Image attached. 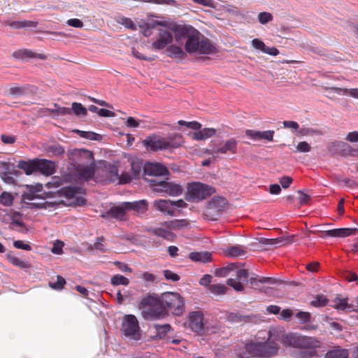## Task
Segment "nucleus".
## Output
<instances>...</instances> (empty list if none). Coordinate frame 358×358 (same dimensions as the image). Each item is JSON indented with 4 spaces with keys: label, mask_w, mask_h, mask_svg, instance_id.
<instances>
[{
    "label": "nucleus",
    "mask_w": 358,
    "mask_h": 358,
    "mask_svg": "<svg viewBox=\"0 0 358 358\" xmlns=\"http://www.w3.org/2000/svg\"><path fill=\"white\" fill-rule=\"evenodd\" d=\"M66 281L64 278L58 275L57 277V281L55 282H50L49 285L50 287L55 289H62L65 285Z\"/></svg>",
    "instance_id": "59"
},
{
    "label": "nucleus",
    "mask_w": 358,
    "mask_h": 358,
    "mask_svg": "<svg viewBox=\"0 0 358 358\" xmlns=\"http://www.w3.org/2000/svg\"><path fill=\"white\" fill-rule=\"evenodd\" d=\"M64 244L62 241H56L53 243V246L51 249V252L56 255H62L63 253V247Z\"/></svg>",
    "instance_id": "60"
},
{
    "label": "nucleus",
    "mask_w": 358,
    "mask_h": 358,
    "mask_svg": "<svg viewBox=\"0 0 358 358\" xmlns=\"http://www.w3.org/2000/svg\"><path fill=\"white\" fill-rule=\"evenodd\" d=\"M296 134L297 136H314L322 135V133L320 130H317V129H315L313 128L303 127V128H301L297 131V133H296Z\"/></svg>",
    "instance_id": "36"
},
{
    "label": "nucleus",
    "mask_w": 358,
    "mask_h": 358,
    "mask_svg": "<svg viewBox=\"0 0 358 358\" xmlns=\"http://www.w3.org/2000/svg\"><path fill=\"white\" fill-rule=\"evenodd\" d=\"M245 135L255 141L266 140L272 141L274 135V131L267 130L264 131H255L252 129L246 130Z\"/></svg>",
    "instance_id": "17"
},
{
    "label": "nucleus",
    "mask_w": 358,
    "mask_h": 358,
    "mask_svg": "<svg viewBox=\"0 0 358 358\" xmlns=\"http://www.w3.org/2000/svg\"><path fill=\"white\" fill-rule=\"evenodd\" d=\"M227 284L232 287L237 292H241L244 289L243 283L238 279L229 278L227 280Z\"/></svg>",
    "instance_id": "51"
},
{
    "label": "nucleus",
    "mask_w": 358,
    "mask_h": 358,
    "mask_svg": "<svg viewBox=\"0 0 358 358\" xmlns=\"http://www.w3.org/2000/svg\"><path fill=\"white\" fill-rule=\"evenodd\" d=\"M216 129L214 128H203L198 129L191 134V137L195 141H205L215 136Z\"/></svg>",
    "instance_id": "23"
},
{
    "label": "nucleus",
    "mask_w": 358,
    "mask_h": 358,
    "mask_svg": "<svg viewBox=\"0 0 358 358\" xmlns=\"http://www.w3.org/2000/svg\"><path fill=\"white\" fill-rule=\"evenodd\" d=\"M128 206L129 210H133L137 215H143L147 212L148 204L146 200H139L134 202H127L125 204Z\"/></svg>",
    "instance_id": "24"
},
{
    "label": "nucleus",
    "mask_w": 358,
    "mask_h": 358,
    "mask_svg": "<svg viewBox=\"0 0 358 358\" xmlns=\"http://www.w3.org/2000/svg\"><path fill=\"white\" fill-rule=\"evenodd\" d=\"M252 45L256 50H259L264 53L269 55L276 56L279 54V51L275 47H268L265 43L259 38H255L252 41Z\"/></svg>",
    "instance_id": "22"
},
{
    "label": "nucleus",
    "mask_w": 358,
    "mask_h": 358,
    "mask_svg": "<svg viewBox=\"0 0 358 358\" xmlns=\"http://www.w3.org/2000/svg\"><path fill=\"white\" fill-rule=\"evenodd\" d=\"M208 289L214 294L222 295L226 293L227 287L223 284H213L209 286Z\"/></svg>",
    "instance_id": "44"
},
{
    "label": "nucleus",
    "mask_w": 358,
    "mask_h": 358,
    "mask_svg": "<svg viewBox=\"0 0 358 358\" xmlns=\"http://www.w3.org/2000/svg\"><path fill=\"white\" fill-rule=\"evenodd\" d=\"M191 260L197 262L206 263L212 259V255L209 252H192L189 255Z\"/></svg>",
    "instance_id": "26"
},
{
    "label": "nucleus",
    "mask_w": 358,
    "mask_h": 358,
    "mask_svg": "<svg viewBox=\"0 0 358 358\" xmlns=\"http://www.w3.org/2000/svg\"><path fill=\"white\" fill-rule=\"evenodd\" d=\"M331 306L337 310H351L352 306L348 303V298H341V296H336L332 301Z\"/></svg>",
    "instance_id": "27"
},
{
    "label": "nucleus",
    "mask_w": 358,
    "mask_h": 358,
    "mask_svg": "<svg viewBox=\"0 0 358 358\" xmlns=\"http://www.w3.org/2000/svg\"><path fill=\"white\" fill-rule=\"evenodd\" d=\"M166 189H164V194L171 196H177L182 194V187L177 183L168 182L166 183Z\"/></svg>",
    "instance_id": "29"
},
{
    "label": "nucleus",
    "mask_w": 358,
    "mask_h": 358,
    "mask_svg": "<svg viewBox=\"0 0 358 358\" xmlns=\"http://www.w3.org/2000/svg\"><path fill=\"white\" fill-rule=\"evenodd\" d=\"M275 280L271 278L268 277H251L250 278V283L252 286L257 287L258 283H268L273 284Z\"/></svg>",
    "instance_id": "37"
},
{
    "label": "nucleus",
    "mask_w": 358,
    "mask_h": 358,
    "mask_svg": "<svg viewBox=\"0 0 358 358\" xmlns=\"http://www.w3.org/2000/svg\"><path fill=\"white\" fill-rule=\"evenodd\" d=\"M343 146H346V143L343 141H334L328 145V150L332 153L341 152Z\"/></svg>",
    "instance_id": "46"
},
{
    "label": "nucleus",
    "mask_w": 358,
    "mask_h": 358,
    "mask_svg": "<svg viewBox=\"0 0 358 358\" xmlns=\"http://www.w3.org/2000/svg\"><path fill=\"white\" fill-rule=\"evenodd\" d=\"M345 140L351 143H358V131H353L348 133L345 137Z\"/></svg>",
    "instance_id": "64"
},
{
    "label": "nucleus",
    "mask_w": 358,
    "mask_h": 358,
    "mask_svg": "<svg viewBox=\"0 0 358 358\" xmlns=\"http://www.w3.org/2000/svg\"><path fill=\"white\" fill-rule=\"evenodd\" d=\"M121 331L130 339L138 341L141 339L138 321L134 315H127L122 319Z\"/></svg>",
    "instance_id": "9"
},
{
    "label": "nucleus",
    "mask_w": 358,
    "mask_h": 358,
    "mask_svg": "<svg viewBox=\"0 0 358 358\" xmlns=\"http://www.w3.org/2000/svg\"><path fill=\"white\" fill-rule=\"evenodd\" d=\"M72 160L76 164V171L82 180H88L94 175V159L93 153L87 150L76 149L71 152Z\"/></svg>",
    "instance_id": "3"
},
{
    "label": "nucleus",
    "mask_w": 358,
    "mask_h": 358,
    "mask_svg": "<svg viewBox=\"0 0 358 358\" xmlns=\"http://www.w3.org/2000/svg\"><path fill=\"white\" fill-rule=\"evenodd\" d=\"M78 194V189L71 187H64L60 190L61 196H64L67 199H73Z\"/></svg>",
    "instance_id": "47"
},
{
    "label": "nucleus",
    "mask_w": 358,
    "mask_h": 358,
    "mask_svg": "<svg viewBox=\"0 0 358 358\" xmlns=\"http://www.w3.org/2000/svg\"><path fill=\"white\" fill-rule=\"evenodd\" d=\"M153 208L164 215L176 216L173 213L172 201L169 199H157L153 201Z\"/></svg>",
    "instance_id": "14"
},
{
    "label": "nucleus",
    "mask_w": 358,
    "mask_h": 358,
    "mask_svg": "<svg viewBox=\"0 0 358 358\" xmlns=\"http://www.w3.org/2000/svg\"><path fill=\"white\" fill-rule=\"evenodd\" d=\"M178 124L181 126H186L187 127L192 129L194 130H198L201 128V124L196 121L186 122L184 120H179L178 122Z\"/></svg>",
    "instance_id": "56"
},
{
    "label": "nucleus",
    "mask_w": 358,
    "mask_h": 358,
    "mask_svg": "<svg viewBox=\"0 0 358 358\" xmlns=\"http://www.w3.org/2000/svg\"><path fill=\"white\" fill-rule=\"evenodd\" d=\"M183 143L184 139L180 134H172L167 137L152 134L143 141L145 148L153 152L174 150L182 146Z\"/></svg>",
    "instance_id": "2"
},
{
    "label": "nucleus",
    "mask_w": 358,
    "mask_h": 358,
    "mask_svg": "<svg viewBox=\"0 0 358 358\" xmlns=\"http://www.w3.org/2000/svg\"><path fill=\"white\" fill-rule=\"evenodd\" d=\"M119 22L122 24L123 26H124L127 29H131L132 30H136V24L134 23V22L129 19V18H127V17H122L120 18Z\"/></svg>",
    "instance_id": "62"
},
{
    "label": "nucleus",
    "mask_w": 358,
    "mask_h": 358,
    "mask_svg": "<svg viewBox=\"0 0 358 358\" xmlns=\"http://www.w3.org/2000/svg\"><path fill=\"white\" fill-rule=\"evenodd\" d=\"M219 6L220 9H216L217 10L227 12L234 15L238 14L237 8L232 6L228 4L223 5L219 3Z\"/></svg>",
    "instance_id": "61"
},
{
    "label": "nucleus",
    "mask_w": 358,
    "mask_h": 358,
    "mask_svg": "<svg viewBox=\"0 0 358 358\" xmlns=\"http://www.w3.org/2000/svg\"><path fill=\"white\" fill-rule=\"evenodd\" d=\"M237 141L231 138L225 141L220 142L217 145L215 146L212 152H208V154H216V155H224L228 152L234 155L237 152Z\"/></svg>",
    "instance_id": "10"
},
{
    "label": "nucleus",
    "mask_w": 358,
    "mask_h": 358,
    "mask_svg": "<svg viewBox=\"0 0 358 358\" xmlns=\"http://www.w3.org/2000/svg\"><path fill=\"white\" fill-rule=\"evenodd\" d=\"M288 343L294 348L313 350L320 348L322 346V342L315 337L293 334V336L288 337Z\"/></svg>",
    "instance_id": "8"
},
{
    "label": "nucleus",
    "mask_w": 358,
    "mask_h": 358,
    "mask_svg": "<svg viewBox=\"0 0 358 358\" xmlns=\"http://www.w3.org/2000/svg\"><path fill=\"white\" fill-rule=\"evenodd\" d=\"M324 90L329 94H336L341 96H350V89L336 87H325Z\"/></svg>",
    "instance_id": "41"
},
{
    "label": "nucleus",
    "mask_w": 358,
    "mask_h": 358,
    "mask_svg": "<svg viewBox=\"0 0 358 358\" xmlns=\"http://www.w3.org/2000/svg\"><path fill=\"white\" fill-rule=\"evenodd\" d=\"M173 41V36L166 29H159L156 40L152 43L154 50H159L164 49Z\"/></svg>",
    "instance_id": "12"
},
{
    "label": "nucleus",
    "mask_w": 358,
    "mask_h": 358,
    "mask_svg": "<svg viewBox=\"0 0 358 358\" xmlns=\"http://www.w3.org/2000/svg\"><path fill=\"white\" fill-rule=\"evenodd\" d=\"M342 154L345 156L357 157L358 156V148H354L348 143L343 146Z\"/></svg>",
    "instance_id": "55"
},
{
    "label": "nucleus",
    "mask_w": 358,
    "mask_h": 358,
    "mask_svg": "<svg viewBox=\"0 0 358 358\" xmlns=\"http://www.w3.org/2000/svg\"><path fill=\"white\" fill-rule=\"evenodd\" d=\"M356 228H340L327 230L324 233L326 236L335 238H345L355 234Z\"/></svg>",
    "instance_id": "20"
},
{
    "label": "nucleus",
    "mask_w": 358,
    "mask_h": 358,
    "mask_svg": "<svg viewBox=\"0 0 358 358\" xmlns=\"http://www.w3.org/2000/svg\"><path fill=\"white\" fill-rule=\"evenodd\" d=\"M139 308L142 310L143 317L146 320L159 319L165 315L161 301L155 296L143 298L139 303Z\"/></svg>",
    "instance_id": "4"
},
{
    "label": "nucleus",
    "mask_w": 358,
    "mask_h": 358,
    "mask_svg": "<svg viewBox=\"0 0 358 358\" xmlns=\"http://www.w3.org/2000/svg\"><path fill=\"white\" fill-rule=\"evenodd\" d=\"M157 26H161L173 31L174 33V37L176 38V34L178 32L177 29L182 25H178L167 20H156L152 24V27L154 28Z\"/></svg>",
    "instance_id": "32"
},
{
    "label": "nucleus",
    "mask_w": 358,
    "mask_h": 358,
    "mask_svg": "<svg viewBox=\"0 0 358 358\" xmlns=\"http://www.w3.org/2000/svg\"><path fill=\"white\" fill-rule=\"evenodd\" d=\"M27 187L30 192L24 197L27 200H33L36 197L35 193L40 192L43 189L42 185L39 183L35 185H27Z\"/></svg>",
    "instance_id": "45"
},
{
    "label": "nucleus",
    "mask_w": 358,
    "mask_h": 358,
    "mask_svg": "<svg viewBox=\"0 0 358 358\" xmlns=\"http://www.w3.org/2000/svg\"><path fill=\"white\" fill-rule=\"evenodd\" d=\"M126 203L127 202H123L118 206H113L107 212V214L117 220H125L127 218L126 213L129 210L128 206L125 205Z\"/></svg>",
    "instance_id": "19"
},
{
    "label": "nucleus",
    "mask_w": 358,
    "mask_h": 358,
    "mask_svg": "<svg viewBox=\"0 0 358 358\" xmlns=\"http://www.w3.org/2000/svg\"><path fill=\"white\" fill-rule=\"evenodd\" d=\"M348 350L337 347L327 352L324 358H348Z\"/></svg>",
    "instance_id": "31"
},
{
    "label": "nucleus",
    "mask_w": 358,
    "mask_h": 358,
    "mask_svg": "<svg viewBox=\"0 0 358 358\" xmlns=\"http://www.w3.org/2000/svg\"><path fill=\"white\" fill-rule=\"evenodd\" d=\"M154 327L157 332V335L162 338L164 336L167 332H169L171 329V326L168 324H165L163 325L160 324H155Z\"/></svg>",
    "instance_id": "52"
},
{
    "label": "nucleus",
    "mask_w": 358,
    "mask_h": 358,
    "mask_svg": "<svg viewBox=\"0 0 358 358\" xmlns=\"http://www.w3.org/2000/svg\"><path fill=\"white\" fill-rule=\"evenodd\" d=\"M13 197L11 194L3 192L0 196V203L5 206H10L13 204Z\"/></svg>",
    "instance_id": "49"
},
{
    "label": "nucleus",
    "mask_w": 358,
    "mask_h": 358,
    "mask_svg": "<svg viewBox=\"0 0 358 358\" xmlns=\"http://www.w3.org/2000/svg\"><path fill=\"white\" fill-rule=\"evenodd\" d=\"M17 167L22 169L27 175L36 173V159L29 161L21 160L18 162Z\"/></svg>",
    "instance_id": "28"
},
{
    "label": "nucleus",
    "mask_w": 358,
    "mask_h": 358,
    "mask_svg": "<svg viewBox=\"0 0 358 358\" xmlns=\"http://www.w3.org/2000/svg\"><path fill=\"white\" fill-rule=\"evenodd\" d=\"M45 150L54 156H61L64 153V148L59 144H52L47 146Z\"/></svg>",
    "instance_id": "40"
},
{
    "label": "nucleus",
    "mask_w": 358,
    "mask_h": 358,
    "mask_svg": "<svg viewBox=\"0 0 358 358\" xmlns=\"http://www.w3.org/2000/svg\"><path fill=\"white\" fill-rule=\"evenodd\" d=\"M292 238L293 236H287L286 238L265 239L264 243L268 245H287L292 242Z\"/></svg>",
    "instance_id": "35"
},
{
    "label": "nucleus",
    "mask_w": 358,
    "mask_h": 358,
    "mask_svg": "<svg viewBox=\"0 0 358 358\" xmlns=\"http://www.w3.org/2000/svg\"><path fill=\"white\" fill-rule=\"evenodd\" d=\"M258 21L262 24H266L271 22L273 17L271 13L268 12H261L257 15Z\"/></svg>",
    "instance_id": "48"
},
{
    "label": "nucleus",
    "mask_w": 358,
    "mask_h": 358,
    "mask_svg": "<svg viewBox=\"0 0 358 358\" xmlns=\"http://www.w3.org/2000/svg\"><path fill=\"white\" fill-rule=\"evenodd\" d=\"M13 56L18 59H25L29 58H38L40 59H46L47 55L44 54L36 53L28 49H22L15 51L13 53Z\"/></svg>",
    "instance_id": "21"
},
{
    "label": "nucleus",
    "mask_w": 358,
    "mask_h": 358,
    "mask_svg": "<svg viewBox=\"0 0 358 358\" xmlns=\"http://www.w3.org/2000/svg\"><path fill=\"white\" fill-rule=\"evenodd\" d=\"M194 3L206 7H210L213 9H220L219 3L213 0H192Z\"/></svg>",
    "instance_id": "53"
},
{
    "label": "nucleus",
    "mask_w": 358,
    "mask_h": 358,
    "mask_svg": "<svg viewBox=\"0 0 358 358\" xmlns=\"http://www.w3.org/2000/svg\"><path fill=\"white\" fill-rule=\"evenodd\" d=\"M50 113L57 114L59 115H70L71 113V108L66 107H60L57 103L54 104L53 108L45 109Z\"/></svg>",
    "instance_id": "38"
},
{
    "label": "nucleus",
    "mask_w": 358,
    "mask_h": 358,
    "mask_svg": "<svg viewBox=\"0 0 358 358\" xmlns=\"http://www.w3.org/2000/svg\"><path fill=\"white\" fill-rule=\"evenodd\" d=\"M226 205L225 199L222 198H213L208 203L206 214L217 215Z\"/></svg>",
    "instance_id": "18"
},
{
    "label": "nucleus",
    "mask_w": 358,
    "mask_h": 358,
    "mask_svg": "<svg viewBox=\"0 0 358 358\" xmlns=\"http://www.w3.org/2000/svg\"><path fill=\"white\" fill-rule=\"evenodd\" d=\"M76 132H78L81 137L90 140H99L100 137V135L92 131H83L77 130Z\"/></svg>",
    "instance_id": "57"
},
{
    "label": "nucleus",
    "mask_w": 358,
    "mask_h": 358,
    "mask_svg": "<svg viewBox=\"0 0 358 358\" xmlns=\"http://www.w3.org/2000/svg\"><path fill=\"white\" fill-rule=\"evenodd\" d=\"M36 172H40L41 174L46 176L52 175L55 171V163L45 159H36Z\"/></svg>",
    "instance_id": "15"
},
{
    "label": "nucleus",
    "mask_w": 358,
    "mask_h": 358,
    "mask_svg": "<svg viewBox=\"0 0 358 358\" xmlns=\"http://www.w3.org/2000/svg\"><path fill=\"white\" fill-rule=\"evenodd\" d=\"M160 301L163 308L166 309L173 315H180L185 310L184 301L178 293H164Z\"/></svg>",
    "instance_id": "6"
},
{
    "label": "nucleus",
    "mask_w": 358,
    "mask_h": 358,
    "mask_svg": "<svg viewBox=\"0 0 358 358\" xmlns=\"http://www.w3.org/2000/svg\"><path fill=\"white\" fill-rule=\"evenodd\" d=\"M107 180L110 182H115L118 180V170L115 166H110L106 169Z\"/></svg>",
    "instance_id": "39"
},
{
    "label": "nucleus",
    "mask_w": 358,
    "mask_h": 358,
    "mask_svg": "<svg viewBox=\"0 0 358 358\" xmlns=\"http://www.w3.org/2000/svg\"><path fill=\"white\" fill-rule=\"evenodd\" d=\"M167 55L169 57L175 59H182L185 54L182 48L176 45H171L167 47Z\"/></svg>",
    "instance_id": "30"
},
{
    "label": "nucleus",
    "mask_w": 358,
    "mask_h": 358,
    "mask_svg": "<svg viewBox=\"0 0 358 358\" xmlns=\"http://www.w3.org/2000/svg\"><path fill=\"white\" fill-rule=\"evenodd\" d=\"M145 176H162L169 173L166 167L161 163L148 162L143 167Z\"/></svg>",
    "instance_id": "13"
},
{
    "label": "nucleus",
    "mask_w": 358,
    "mask_h": 358,
    "mask_svg": "<svg viewBox=\"0 0 358 358\" xmlns=\"http://www.w3.org/2000/svg\"><path fill=\"white\" fill-rule=\"evenodd\" d=\"M296 317L301 324H306L310 320V313L308 312L299 311L296 314Z\"/></svg>",
    "instance_id": "58"
},
{
    "label": "nucleus",
    "mask_w": 358,
    "mask_h": 358,
    "mask_svg": "<svg viewBox=\"0 0 358 358\" xmlns=\"http://www.w3.org/2000/svg\"><path fill=\"white\" fill-rule=\"evenodd\" d=\"M27 90L24 87L14 86L9 89V94L14 96H20L26 94Z\"/></svg>",
    "instance_id": "54"
},
{
    "label": "nucleus",
    "mask_w": 358,
    "mask_h": 358,
    "mask_svg": "<svg viewBox=\"0 0 358 358\" xmlns=\"http://www.w3.org/2000/svg\"><path fill=\"white\" fill-rule=\"evenodd\" d=\"M293 336V333L285 334V331L282 328H271L268 331V341L271 344H278L277 342H280L285 346H291L287 341L288 337Z\"/></svg>",
    "instance_id": "11"
},
{
    "label": "nucleus",
    "mask_w": 358,
    "mask_h": 358,
    "mask_svg": "<svg viewBox=\"0 0 358 358\" xmlns=\"http://www.w3.org/2000/svg\"><path fill=\"white\" fill-rule=\"evenodd\" d=\"M224 253L229 257H239L245 255V248L240 245L229 246L224 250Z\"/></svg>",
    "instance_id": "25"
},
{
    "label": "nucleus",
    "mask_w": 358,
    "mask_h": 358,
    "mask_svg": "<svg viewBox=\"0 0 358 358\" xmlns=\"http://www.w3.org/2000/svg\"><path fill=\"white\" fill-rule=\"evenodd\" d=\"M189 326L195 332H200L203 329V314L200 311H194L189 315Z\"/></svg>",
    "instance_id": "16"
},
{
    "label": "nucleus",
    "mask_w": 358,
    "mask_h": 358,
    "mask_svg": "<svg viewBox=\"0 0 358 358\" xmlns=\"http://www.w3.org/2000/svg\"><path fill=\"white\" fill-rule=\"evenodd\" d=\"M71 111L77 116H86L87 110L81 103L73 102L72 103Z\"/></svg>",
    "instance_id": "42"
},
{
    "label": "nucleus",
    "mask_w": 358,
    "mask_h": 358,
    "mask_svg": "<svg viewBox=\"0 0 358 358\" xmlns=\"http://www.w3.org/2000/svg\"><path fill=\"white\" fill-rule=\"evenodd\" d=\"M111 283L113 285H128L129 283V280L126 277L122 275H115L111 278Z\"/></svg>",
    "instance_id": "50"
},
{
    "label": "nucleus",
    "mask_w": 358,
    "mask_h": 358,
    "mask_svg": "<svg viewBox=\"0 0 358 358\" xmlns=\"http://www.w3.org/2000/svg\"><path fill=\"white\" fill-rule=\"evenodd\" d=\"M7 259L12 265L21 268H28L31 266L29 262L14 255H8Z\"/></svg>",
    "instance_id": "33"
},
{
    "label": "nucleus",
    "mask_w": 358,
    "mask_h": 358,
    "mask_svg": "<svg viewBox=\"0 0 358 358\" xmlns=\"http://www.w3.org/2000/svg\"><path fill=\"white\" fill-rule=\"evenodd\" d=\"M278 344H271L268 341L264 343H250L245 345L246 352L252 357L268 358L277 355Z\"/></svg>",
    "instance_id": "5"
},
{
    "label": "nucleus",
    "mask_w": 358,
    "mask_h": 358,
    "mask_svg": "<svg viewBox=\"0 0 358 358\" xmlns=\"http://www.w3.org/2000/svg\"><path fill=\"white\" fill-rule=\"evenodd\" d=\"M328 303V299L324 295H317L310 302V305L315 308H321L325 306Z\"/></svg>",
    "instance_id": "43"
},
{
    "label": "nucleus",
    "mask_w": 358,
    "mask_h": 358,
    "mask_svg": "<svg viewBox=\"0 0 358 358\" xmlns=\"http://www.w3.org/2000/svg\"><path fill=\"white\" fill-rule=\"evenodd\" d=\"M164 276L167 280H170L172 282H176L180 280V277L178 274L169 271V270H164L163 271Z\"/></svg>",
    "instance_id": "63"
},
{
    "label": "nucleus",
    "mask_w": 358,
    "mask_h": 358,
    "mask_svg": "<svg viewBox=\"0 0 358 358\" xmlns=\"http://www.w3.org/2000/svg\"><path fill=\"white\" fill-rule=\"evenodd\" d=\"M176 42L182 44L185 40V50L189 54L211 55L216 52L215 47L206 38L201 36L198 30L190 25L178 27Z\"/></svg>",
    "instance_id": "1"
},
{
    "label": "nucleus",
    "mask_w": 358,
    "mask_h": 358,
    "mask_svg": "<svg viewBox=\"0 0 358 358\" xmlns=\"http://www.w3.org/2000/svg\"><path fill=\"white\" fill-rule=\"evenodd\" d=\"M149 183L154 191L159 193H164V189H166V183L168 181L158 180L157 179L150 180Z\"/></svg>",
    "instance_id": "34"
},
{
    "label": "nucleus",
    "mask_w": 358,
    "mask_h": 358,
    "mask_svg": "<svg viewBox=\"0 0 358 358\" xmlns=\"http://www.w3.org/2000/svg\"><path fill=\"white\" fill-rule=\"evenodd\" d=\"M215 192V189L209 185L194 182L188 185L185 198L189 201H199Z\"/></svg>",
    "instance_id": "7"
}]
</instances>
